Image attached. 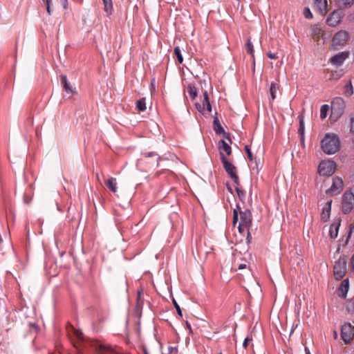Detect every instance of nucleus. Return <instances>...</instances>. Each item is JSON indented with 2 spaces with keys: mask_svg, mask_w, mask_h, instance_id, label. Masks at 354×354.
Wrapping results in <instances>:
<instances>
[{
  "mask_svg": "<svg viewBox=\"0 0 354 354\" xmlns=\"http://www.w3.org/2000/svg\"><path fill=\"white\" fill-rule=\"evenodd\" d=\"M174 349H176V347H173V346H169L168 347V351H169V353H171Z\"/></svg>",
  "mask_w": 354,
  "mask_h": 354,
  "instance_id": "51",
  "label": "nucleus"
},
{
  "mask_svg": "<svg viewBox=\"0 0 354 354\" xmlns=\"http://www.w3.org/2000/svg\"><path fill=\"white\" fill-rule=\"evenodd\" d=\"M213 127L215 133L216 134H223L225 138L228 139L230 141V139L228 138V136H226V133L222 127V125L220 123V121L217 117V112H215L214 116V120H213Z\"/></svg>",
  "mask_w": 354,
  "mask_h": 354,
  "instance_id": "17",
  "label": "nucleus"
},
{
  "mask_svg": "<svg viewBox=\"0 0 354 354\" xmlns=\"http://www.w3.org/2000/svg\"><path fill=\"white\" fill-rule=\"evenodd\" d=\"M351 263L354 266V254L352 255L351 258Z\"/></svg>",
  "mask_w": 354,
  "mask_h": 354,
  "instance_id": "54",
  "label": "nucleus"
},
{
  "mask_svg": "<svg viewBox=\"0 0 354 354\" xmlns=\"http://www.w3.org/2000/svg\"><path fill=\"white\" fill-rule=\"evenodd\" d=\"M346 104L344 99L341 97L333 98L331 102L332 115L336 118H339L344 112Z\"/></svg>",
  "mask_w": 354,
  "mask_h": 354,
  "instance_id": "4",
  "label": "nucleus"
},
{
  "mask_svg": "<svg viewBox=\"0 0 354 354\" xmlns=\"http://www.w3.org/2000/svg\"><path fill=\"white\" fill-rule=\"evenodd\" d=\"M350 121H351L350 131H351V132L354 133V115L351 117Z\"/></svg>",
  "mask_w": 354,
  "mask_h": 354,
  "instance_id": "42",
  "label": "nucleus"
},
{
  "mask_svg": "<svg viewBox=\"0 0 354 354\" xmlns=\"http://www.w3.org/2000/svg\"><path fill=\"white\" fill-rule=\"evenodd\" d=\"M246 267H247V265L245 263H240L238 266V269L239 270H243V269L246 268Z\"/></svg>",
  "mask_w": 354,
  "mask_h": 354,
  "instance_id": "47",
  "label": "nucleus"
},
{
  "mask_svg": "<svg viewBox=\"0 0 354 354\" xmlns=\"http://www.w3.org/2000/svg\"><path fill=\"white\" fill-rule=\"evenodd\" d=\"M304 17L306 18V19H312L313 15V13L311 12L310 8H305L304 9Z\"/></svg>",
  "mask_w": 354,
  "mask_h": 354,
  "instance_id": "35",
  "label": "nucleus"
},
{
  "mask_svg": "<svg viewBox=\"0 0 354 354\" xmlns=\"http://www.w3.org/2000/svg\"><path fill=\"white\" fill-rule=\"evenodd\" d=\"M353 228H354V225L353 224L350 225L349 230L347 232L348 235H347L346 240H348V239L351 236Z\"/></svg>",
  "mask_w": 354,
  "mask_h": 354,
  "instance_id": "44",
  "label": "nucleus"
},
{
  "mask_svg": "<svg viewBox=\"0 0 354 354\" xmlns=\"http://www.w3.org/2000/svg\"><path fill=\"white\" fill-rule=\"evenodd\" d=\"M236 212H238V214H239V211L241 210V207L239 205H236Z\"/></svg>",
  "mask_w": 354,
  "mask_h": 354,
  "instance_id": "56",
  "label": "nucleus"
},
{
  "mask_svg": "<svg viewBox=\"0 0 354 354\" xmlns=\"http://www.w3.org/2000/svg\"><path fill=\"white\" fill-rule=\"evenodd\" d=\"M252 241V236L250 232V230L247 232V236H246V242L247 243H250Z\"/></svg>",
  "mask_w": 354,
  "mask_h": 354,
  "instance_id": "46",
  "label": "nucleus"
},
{
  "mask_svg": "<svg viewBox=\"0 0 354 354\" xmlns=\"http://www.w3.org/2000/svg\"><path fill=\"white\" fill-rule=\"evenodd\" d=\"M349 309L353 310L354 309V299L352 300L349 304Z\"/></svg>",
  "mask_w": 354,
  "mask_h": 354,
  "instance_id": "48",
  "label": "nucleus"
},
{
  "mask_svg": "<svg viewBox=\"0 0 354 354\" xmlns=\"http://www.w3.org/2000/svg\"><path fill=\"white\" fill-rule=\"evenodd\" d=\"M186 324H187V328H189V330H192L191 326H190L187 322L186 323Z\"/></svg>",
  "mask_w": 354,
  "mask_h": 354,
  "instance_id": "57",
  "label": "nucleus"
},
{
  "mask_svg": "<svg viewBox=\"0 0 354 354\" xmlns=\"http://www.w3.org/2000/svg\"><path fill=\"white\" fill-rule=\"evenodd\" d=\"M344 189V182L342 178L335 176L330 188L326 190V194L331 196L339 194Z\"/></svg>",
  "mask_w": 354,
  "mask_h": 354,
  "instance_id": "7",
  "label": "nucleus"
},
{
  "mask_svg": "<svg viewBox=\"0 0 354 354\" xmlns=\"http://www.w3.org/2000/svg\"><path fill=\"white\" fill-rule=\"evenodd\" d=\"M235 190L237 193V195H238L240 201H241L242 202H244L245 198V192L243 191V189H241L239 187V185H236Z\"/></svg>",
  "mask_w": 354,
  "mask_h": 354,
  "instance_id": "32",
  "label": "nucleus"
},
{
  "mask_svg": "<svg viewBox=\"0 0 354 354\" xmlns=\"http://www.w3.org/2000/svg\"><path fill=\"white\" fill-rule=\"evenodd\" d=\"M354 204V194L352 192H344L342 201V212L344 214H348L353 209Z\"/></svg>",
  "mask_w": 354,
  "mask_h": 354,
  "instance_id": "3",
  "label": "nucleus"
},
{
  "mask_svg": "<svg viewBox=\"0 0 354 354\" xmlns=\"http://www.w3.org/2000/svg\"><path fill=\"white\" fill-rule=\"evenodd\" d=\"M240 221L239 223H243L247 228H250L252 222V216L251 211L249 209H246L244 211L240 210Z\"/></svg>",
  "mask_w": 354,
  "mask_h": 354,
  "instance_id": "11",
  "label": "nucleus"
},
{
  "mask_svg": "<svg viewBox=\"0 0 354 354\" xmlns=\"http://www.w3.org/2000/svg\"><path fill=\"white\" fill-rule=\"evenodd\" d=\"M93 354H117V353L110 346L97 343L94 346Z\"/></svg>",
  "mask_w": 354,
  "mask_h": 354,
  "instance_id": "14",
  "label": "nucleus"
},
{
  "mask_svg": "<svg viewBox=\"0 0 354 354\" xmlns=\"http://www.w3.org/2000/svg\"><path fill=\"white\" fill-rule=\"evenodd\" d=\"M252 335H248L244 341H243V346L244 348H247V346H248V344L249 342L252 341Z\"/></svg>",
  "mask_w": 354,
  "mask_h": 354,
  "instance_id": "41",
  "label": "nucleus"
},
{
  "mask_svg": "<svg viewBox=\"0 0 354 354\" xmlns=\"http://www.w3.org/2000/svg\"><path fill=\"white\" fill-rule=\"evenodd\" d=\"M299 128L298 129V133L301 136V140H304V116L302 115L299 116Z\"/></svg>",
  "mask_w": 354,
  "mask_h": 354,
  "instance_id": "27",
  "label": "nucleus"
},
{
  "mask_svg": "<svg viewBox=\"0 0 354 354\" xmlns=\"http://www.w3.org/2000/svg\"><path fill=\"white\" fill-rule=\"evenodd\" d=\"M203 102L201 103H196L195 104L196 109L200 112L201 114L205 115V106H206L207 111L209 113L212 112V105L209 100V96L207 91H205L203 93Z\"/></svg>",
  "mask_w": 354,
  "mask_h": 354,
  "instance_id": "10",
  "label": "nucleus"
},
{
  "mask_svg": "<svg viewBox=\"0 0 354 354\" xmlns=\"http://www.w3.org/2000/svg\"><path fill=\"white\" fill-rule=\"evenodd\" d=\"M340 225L341 219L338 218L335 219L333 223L330 225L329 235L331 239H335L337 237Z\"/></svg>",
  "mask_w": 354,
  "mask_h": 354,
  "instance_id": "16",
  "label": "nucleus"
},
{
  "mask_svg": "<svg viewBox=\"0 0 354 354\" xmlns=\"http://www.w3.org/2000/svg\"><path fill=\"white\" fill-rule=\"evenodd\" d=\"M305 354H310V349L308 347H305Z\"/></svg>",
  "mask_w": 354,
  "mask_h": 354,
  "instance_id": "52",
  "label": "nucleus"
},
{
  "mask_svg": "<svg viewBox=\"0 0 354 354\" xmlns=\"http://www.w3.org/2000/svg\"><path fill=\"white\" fill-rule=\"evenodd\" d=\"M61 84H62L64 91L71 95L68 98H70L73 94L77 93L75 89L73 88L72 85L68 82L66 75H61Z\"/></svg>",
  "mask_w": 354,
  "mask_h": 354,
  "instance_id": "15",
  "label": "nucleus"
},
{
  "mask_svg": "<svg viewBox=\"0 0 354 354\" xmlns=\"http://www.w3.org/2000/svg\"><path fill=\"white\" fill-rule=\"evenodd\" d=\"M244 149H245V152L247 153L248 158L250 161L252 160H253V156H252V152L250 151V149L249 146L245 145Z\"/></svg>",
  "mask_w": 354,
  "mask_h": 354,
  "instance_id": "38",
  "label": "nucleus"
},
{
  "mask_svg": "<svg viewBox=\"0 0 354 354\" xmlns=\"http://www.w3.org/2000/svg\"><path fill=\"white\" fill-rule=\"evenodd\" d=\"M349 53L348 51L340 52L333 56L330 62L332 64L336 66H340L343 64L344 61L348 58Z\"/></svg>",
  "mask_w": 354,
  "mask_h": 354,
  "instance_id": "12",
  "label": "nucleus"
},
{
  "mask_svg": "<svg viewBox=\"0 0 354 354\" xmlns=\"http://www.w3.org/2000/svg\"><path fill=\"white\" fill-rule=\"evenodd\" d=\"M74 335L79 341H82L84 339V335L82 331L79 330H74Z\"/></svg>",
  "mask_w": 354,
  "mask_h": 354,
  "instance_id": "37",
  "label": "nucleus"
},
{
  "mask_svg": "<svg viewBox=\"0 0 354 354\" xmlns=\"http://www.w3.org/2000/svg\"><path fill=\"white\" fill-rule=\"evenodd\" d=\"M245 50L247 53L251 55L253 63L254 64V46L250 38L247 39V42L245 44Z\"/></svg>",
  "mask_w": 354,
  "mask_h": 354,
  "instance_id": "24",
  "label": "nucleus"
},
{
  "mask_svg": "<svg viewBox=\"0 0 354 354\" xmlns=\"http://www.w3.org/2000/svg\"><path fill=\"white\" fill-rule=\"evenodd\" d=\"M137 109L139 111H145L146 110L147 107L145 97L137 101Z\"/></svg>",
  "mask_w": 354,
  "mask_h": 354,
  "instance_id": "30",
  "label": "nucleus"
},
{
  "mask_svg": "<svg viewBox=\"0 0 354 354\" xmlns=\"http://www.w3.org/2000/svg\"><path fill=\"white\" fill-rule=\"evenodd\" d=\"M142 155L146 158L156 157V161L158 162L160 157L154 151L143 153Z\"/></svg>",
  "mask_w": 354,
  "mask_h": 354,
  "instance_id": "34",
  "label": "nucleus"
},
{
  "mask_svg": "<svg viewBox=\"0 0 354 354\" xmlns=\"http://www.w3.org/2000/svg\"><path fill=\"white\" fill-rule=\"evenodd\" d=\"M267 56L270 58V59H277L278 57H277V53H272V52H268L267 53Z\"/></svg>",
  "mask_w": 354,
  "mask_h": 354,
  "instance_id": "43",
  "label": "nucleus"
},
{
  "mask_svg": "<svg viewBox=\"0 0 354 354\" xmlns=\"http://www.w3.org/2000/svg\"><path fill=\"white\" fill-rule=\"evenodd\" d=\"M218 149L219 150H223L227 156L232 153L231 147L223 140L218 142Z\"/></svg>",
  "mask_w": 354,
  "mask_h": 354,
  "instance_id": "22",
  "label": "nucleus"
},
{
  "mask_svg": "<svg viewBox=\"0 0 354 354\" xmlns=\"http://www.w3.org/2000/svg\"><path fill=\"white\" fill-rule=\"evenodd\" d=\"M187 92L192 100H194L197 97L196 88L192 84L188 85Z\"/></svg>",
  "mask_w": 354,
  "mask_h": 354,
  "instance_id": "28",
  "label": "nucleus"
},
{
  "mask_svg": "<svg viewBox=\"0 0 354 354\" xmlns=\"http://www.w3.org/2000/svg\"><path fill=\"white\" fill-rule=\"evenodd\" d=\"M344 94L346 97H350L353 94V88L351 80L344 86Z\"/></svg>",
  "mask_w": 354,
  "mask_h": 354,
  "instance_id": "29",
  "label": "nucleus"
},
{
  "mask_svg": "<svg viewBox=\"0 0 354 354\" xmlns=\"http://www.w3.org/2000/svg\"><path fill=\"white\" fill-rule=\"evenodd\" d=\"M105 185L113 193H115L117 192V181L115 178H109L105 182Z\"/></svg>",
  "mask_w": 354,
  "mask_h": 354,
  "instance_id": "21",
  "label": "nucleus"
},
{
  "mask_svg": "<svg viewBox=\"0 0 354 354\" xmlns=\"http://www.w3.org/2000/svg\"><path fill=\"white\" fill-rule=\"evenodd\" d=\"M220 158L223 163V168L230 177L232 179L236 185H240L239 178L236 174V167L228 161L222 151H220Z\"/></svg>",
  "mask_w": 354,
  "mask_h": 354,
  "instance_id": "2",
  "label": "nucleus"
},
{
  "mask_svg": "<svg viewBox=\"0 0 354 354\" xmlns=\"http://www.w3.org/2000/svg\"><path fill=\"white\" fill-rule=\"evenodd\" d=\"M104 4V11L107 16L112 15L113 12V6L112 0H102Z\"/></svg>",
  "mask_w": 354,
  "mask_h": 354,
  "instance_id": "20",
  "label": "nucleus"
},
{
  "mask_svg": "<svg viewBox=\"0 0 354 354\" xmlns=\"http://www.w3.org/2000/svg\"><path fill=\"white\" fill-rule=\"evenodd\" d=\"M238 212H236V209H234L233 210V219H232V222H233V225H235L238 221Z\"/></svg>",
  "mask_w": 354,
  "mask_h": 354,
  "instance_id": "40",
  "label": "nucleus"
},
{
  "mask_svg": "<svg viewBox=\"0 0 354 354\" xmlns=\"http://www.w3.org/2000/svg\"><path fill=\"white\" fill-rule=\"evenodd\" d=\"M342 17V13L341 11L334 10L326 19V23L328 26L335 27L340 22Z\"/></svg>",
  "mask_w": 354,
  "mask_h": 354,
  "instance_id": "13",
  "label": "nucleus"
},
{
  "mask_svg": "<svg viewBox=\"0 0 354 354\" xmlns=\"http://www.w3.org/2000/svg\"><path fill=\"white\" fill-rule=\"evenodd\" d=\"M74 346H75V347H77V348H79V346H80L79 345H77L76 344H74Z\"/></svg>",
  "mask_w": 354,
  "mask_h": 354,
  "instance_id": "58",
  "label": "nucleus"
},
{
  "mask_svg": "<svg viewBox=\"0 0 354 354\" xmlns=\"http://www.w3.org/2000/svg\"><path fill=\"white\" fill-rule=\"evenodd\" d=\"M331 203L332 201L327 202L325 206L322 209V212L321 214V218L324 222L328 221L330 218V211H331Z\"/></svg>",
  "mask_w": 354,
  "mask_h": 354,
  "instance_id": "18",
  "label": "nucleus"
},
{
  "mask_svg": "<svg viewBox=\"0 0 354 354\" xmlns=\"http://www.w3.org/2000/svg\"><path fill=\"white\" fill-rule=\"evenodd\" d=\"M44 2L46 3V7L50 6L51 1H44Z\"/></svg>",
  "mask_w": 354,
  "mask_h": 354,
  "instance_id": "55",
  "label": "nucleus"
},
{
  "mask_svg": "<svg viewBox=\"0 0 354 354\" xmlns=\"http://www.w3.org/2000/svg\"><path fill=\"white\" fill-rule=\"evenodd\" d=\"M335 1L339 8H346L354 3V0H335Z\"/></svg>",
  "mask_w": 354,
  "mask_h": 354,
  "instance_id": "23",
  "label": "nucleus"
},
{
  "mask_svg": "<svg viewBox=\"0 0 354 354\" xmlns=\"http://www.w3.org/2000/svg\"><path fill=\"white\" fill-rule=\"evenodd\" d=\"M173 304L174 306V308L176 310V312H177L178 315H180V317H182L183 314H182L181 308H180V306L178 304V303L176 302V301L174 299H173Z\"/></svg>",
  "mask_w": 354,
  "mask_h": 354,
  "instance_id": "36",
  "label": "nucleus"
},
{
  "mask_svg": "<svg viewBox=\"0 0 354 354\" xmlns=\"http://www.w3.org/2000/svg\"><path fill=\"white\" fill-rule=\"evenodd\" d=\"M334 276L337 280L343 279L346 272V259L340 257L334 265Z\"/></svg>",
  "mask_w": 354,
  "mask_h": 354,
  "instance_id": "6",
  "label": "nucleus"
},
{
  "mask_svg": "<svg viewBox=\"0 0 354 354\" xmlns=\"http://www.w3.org/2000/svg\"><path fill=\"white\" fill-rule=\"evenodd\" d=\"M340 147V142L337 135L326 133L322 140V149L326 154L335 153Z\"/></svg>",
  "mask_w": 354,
  "mask_h": 354,
  "instance_id": "1",
  "label": "nucleus"
},
{
  "mask_svg": "<svg viewBox=\"0 0 354 354\" xmlns=\"http://www.w3.org/2000/svg\"><path fill=\"white\" fill-rule=\"evenodd\" d=\"M219 354H222V353L221 352V353H219Z\"/></svg>",
  "mask_w": 354,
  "mask_h": 354,
  "instance_id": "59",
  "label": "nucleus"
},
{
  "mask_svg": "<svg viewBox=\"0 0 354 354\" xmlns=\"http://www.w3.org/2000/svg\"><path fill=\"white\" fill-rule=\"evenodd\" d=\"M279 86L278 83H277L275 82H271L270 87V93L272 101H274L275 100L276 93H277V91L279 90Z\"/></svg>",
  "mask_w": 354,
  "mask_h": 354,
  "instance_id": "25",
  "label": "nucleus"
},
{
  "mask_svg": "<svg viewBox=\"0 0 354 354\" xmlns=\"http://www.w3.org/2000/svg\"><path fill=\"white\" fill-rule=\"evenodd\" d=\"M329 110V106L328 104H324L320 109V118L324 119L327 116L328 111Z\"/></svg>",
  "mask_w": 354,
  "mask_h": 354,
  "instance_id": "31",
  "label": "nucleus"
},
{
  "mask_svg": "<svg viewBox=\"0 0 354 354\" xmlns=\"http://www.w3.org/2000/svg\"><path fill=\"white\" fill-rule=\"evenodd\" d=\"M348 283L349 282L348 279L343 280L341 283L339 290L342 292V297H346V293L348 290Z\"/></svg>",
  "mask_w": 354,
  "mask_h": 354,
  "instance_id": "26",
  "label": "nucleus"
},
{
  "mask_svg": "<svg viewBox=\"0 0 354 354\" xmlns=\"http://www.w3.org/2000/svg\"><path fill=\"white\" fill-rule=\"evenodd\" d=\"M61 1L64 3V8H66L67 0H61Z\"/></svg>",
  "mask_w": 354,
  "mask_h": 354,
  "instance_id": "53",
  "label": "nucleus"
},
{
  "mask_svg": "<svg viewBox=\"0 0 354 354\" xmlns=\"http://www.w3.org/2000/svg\"><path fill=\"white\" fill-rule=\"evenodd\" d=\"M227 190L231 193V194H233V189L232 188L228 185L227 184Z\"/></svg>",
  "mask_w": 354,
  "mask_h": 354,
  "instance_id": "50",
  "label": "nucleus"
},
{
  "mask_svg": "<svg viewBox=\"0 0 354 354\" xmlns=\"http://www.w3.org/2000/svg\"><path fill=\"white\" fill-rule=\"evenodd\" d=\"M238 230L240 233H243L244 231L245 230L248 232L250 230V228H247L244 224L239 223Z\"/></svg>",
  "mask_w": 354,
  "mask_h": 354,
  "instance_id": "39",
  "label": "nucleus"
},
{
  "mask_svg": "<svg viewBox=\"0 0 354 354\" xmlns=\"http://www.w3.org/2000/svg\"><path fill=\"white\" fill-rule=\"evenodd\" d=\"M354 336V328L350 323H346L342 326L341 337L346 344L350 343Z\"/></svg>",
  "mask_w": 354,
  "mask_h": 354,
  "instance_id": "9",
  "label": "nucleus"
},
{
  "mask_svg": "<svg viewBox=\"0 0 354 354\" xmlns=\"http://www.w3.org/2000/svg\"><path fill=\"white\" fill-rule=\"evenodd\" d=\"M174 54L176 56V58L179 64H182L183 62V57L181 54V50L178 46L174 48Z\"/></svg>",
  "mask_w": 354,
  "mask_h": 354,
  "instance_id": "33",
  "label": "nucleus"
},
{
  "mask_svg": "<svg viewBox=\"0 0 354 354\" xmlns=\"http://www.w3.org/2000/svg\"><path fill=\"white\" fill-rule=\"evenodd\" d=\"M353 228H354V225L353 224L350 225L349 230L347 232L348 235H347L346 240H348V239L351 236Z\"/></svg>",
  "mask_w": 354,
  "mask_h": 354,
  "instance_id": "45",
  "label": "nucleus"
},
{
  "mask_svg": "<svg viewBox=\"0 0 354 354\" xmlns=\"http://www.w3.org/2000/svg\"><path fill=\"white\" fill-rule=\"evenodd\" d=\"M315 5L322 15H324L327 13V0H315Z\"/></svg>",
  "mask_w": 354,
  "mask_h": 354,
  "instance_id": "19",
  "label": "nucleus"
},
{
  "mask_svg": "<svg viewBox=\"0 0 354 354\" xmlns=\"http://www.w3.org/2000/svg\"><path fill=\"white\" fill-rule=\"evenodd\" d=\"M336 169V164L333 160H323L318 167V172L321 176H331Z\"/></svg>",
  "mask_w": 354,
  "mask_h": 354,
  "instance_id": "5",
  "label": "nucleus"
},
{
  "mask_svg": "<svg viewBox=\"0 0 354 354\" xmlns=\"http://www.w3.org/2000/svg\"><path fill=\"white\" fill-rule=\"evenodd\" d=\"M348 37V32L346 30H339L335 33L332 39V45L334 49L337 50L344 46Z\"/></svg>",
  "mask_w": 354,
  "mask_h": 354,
  "instance_id": "8",
  "label": "nucleus"
},
{
  "mask_svg": "<svg viewBox=\"0 0 354 354\" xmlns=\"http://www.w3.org/2000/svg\"><path fill=\"white\" fill-rule=\"evenodd\" d=\"M46 10H47L48 14L49 15H51V13H52V10H51L50 6H47V7H46Z\"/></svg>",
  "mask_w": 354,
  "mask_h": 354,
  "instance_id": "49",
  "label": "nucleus"
}]
</instances>
